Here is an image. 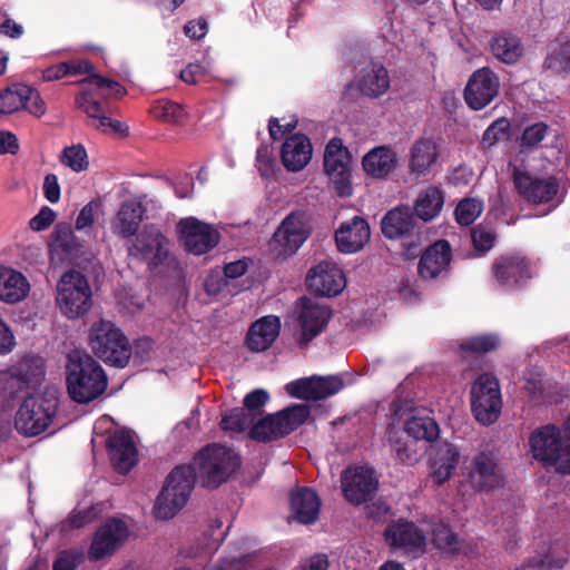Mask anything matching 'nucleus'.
Segmentation results:
<instances>
[{"label":"nucleus","instance_id":"f257e3e1","mask_svg":"<svg viewBox=\"0 0 570 570\" xmlns=\"http://www.w3.org/2000/svg\"><path fill=\"white\" fill-rule=\"evenodd\" d=\"M67 391L77 403H88L99 397L107 389V376L102 367L89 355L72 352L66 367Z\"/></svg>","mask_w":570,"mask_h":570},{"label":"nucleus","instance_id":"f03ea898","mask_svg":"<svg viewBox=\"0 0 570 570\" xmlns=\"http://www.w3.org/2000/svg\"><path fill=\"white\" fill-rule=\"evenodd\" d=\"M530 453L546 469L570 474V444L562 429L548 424L535 429L529 438Z\"/></svg>","mask_w":570,"mask_h":570},{"label":"nucleus","instance_id":"7ed1b4c3","mask_svg":"<svg viewBox=\"0 0 570 570\" xmlns=\"http://www.w3.org/2000/svg\"><path fill=\"white\" fill-rule=\"evenodd\" d=\"M195 476L196 471L189 465H179L170 472L154 504L157 519H171L186 505L194 489Z\"/></svg>","mask_w":570,"mask_h":570},{"label":"nucleus","instance_id":"20e7f679","mask_svg":"<svg viewBox=\"0 0 570 570\" xmlns=\"http://www.w3.org/2000/svg\"><path fill=\"white\" fill-rule=\"evenodd\" d=\"M91 352L106 364L124 367L130 358V346L127 337L111 322H95L88 336Z\"/></svg>","mask_w":570,"mask_h":570},{"label":"nucleus","instance_id":"39448f33","mask_svg":"<svg viewBox=\"0 0 570 570\" xmlns=\"http://www.w3.org/2000/svg\"><path fill=\"white\" fill-rule=\"evenodd\" d=\"M56 305L69 320L85 316L92 306V291L87 277L75 269L63 273L57 283Z\"/></svg>","mask_w":570,"mask_h":570},{"label":"nucleus","instance_id":"423d86ee","mask_svg":"<svg viewBox=\"0 0 570 570\" xmlns=\"http://www.w3.org/2000/svg\"><path fill=\"white\" fill-rule=\"evenodd\" d=\"M194 465L205 487L217 488L236 471L239 459L232 449L210 444L195 456Z\"/></svg>","mask_w":570,"mask_h":570},{"label":"nucleus","instance_id":"0eeeda50","mask_svg":"<svg viewBox=\"0 0 570 570\" xmlns=\"http://www.w3.org/2000/svg\"><path fill=\"white\" fill-rule=\"evenodd\" d=\"M57 409L58 399L53 395H29L17 410L14 428L26 436L39 435L52 424Z\"/></svg>","mask_w":570,"mask_h":570},{"label":"nucleus","instance_id":"6e6552de","mask_svg":"<svg viewBox=\"0 0 570 570\" xmlns=\"http://www.w3.org/2000/svg\"><path fill=\"white\" fill-rule=\"evenodd\" d=\"M471 409L478 422L494 423L501 413L502 399L498 380L490 374L480 375L471 387Z\"/></svg>","mask_w":570,"mask_h":570},{"label":"nucleus","instance_id":"1a4fd4ad","mask_svg":"<svg viewBox=\"0 0 570 570\" xmlns=\"http://www.w3.org/2000/svg\"><path fill=\"white\" fill-rule=\"evenodd\" d=\"M308 415L309 407L306 404L288 406L254 424L250 430V436L257 441H271L282 438L303 424Z\"/></svg>","mask_w":570,"mask_h":570},{"label":"nucleus","instance_id":"9d476101","mask_svg":"<svg viewBox=\"0 0 570 570\" xmlns=\"http://www.w3.org/2000/svg\"><path fill=\"white\" fill-rule=\"evenodd\" d=\"M512 178L517 193L532 204L550 203L559 191V180L553 176L539 177L514 166Z\"/></svg>","mask_w":570,"mask_h":570},{"label":"nucleus","instance_id":"9b49d317","mask_svg":"<svg viewBox=\"0 0 570 570\" xmlns=\"http://www.w3.org/2000/svg\"><path fill=\"white\" fill-rule=\"evenodd\" d=\"M324 169L340 196H350L352 186L350 180L351 155L342 140L331 139L324 153Z\"/></svg>","mask_w":570,"mask_h":570},{"label":"nucleus","instance_id":"f8f14e48","mask_svg":"<svg viewBox=\"0 0 570 570\" xmlns=\"http://www.w3.org/2000/svg\"><path fill=\"white\" fill-rule=\"evenodd\" d=\"M45 375L40 357H27L9 370L0 371V394L12 396L23 386H37Z\"/></svg>","mask_w":570,"mask_h":570},{"label":"nucleus","instance_id":"ddd939ff","mask_svg":"<svg viewBox=\"0 0 570 570\" xmlns=\"http://www.w3.org/2000/svg\"><path fill=\"white\" fill-rule=\"evenodd\" d=\"M377 478L368 466H352L343 471L341 487L344 498L353 503L361 504L371 500L377 489Z\"/></svg>","mask_w":570,"mask_h":570},{"label":"nucleus","instance_id":"4468645a","mask_svg":"<svg viewBox=\"0 0 570 570\" xmlns=\"http://www.w3.org/2000/svg\"><path fill=\"white\" fill-rule=\"evenodd\" d=\"M311 232L305 213L295 212L287 215L273 236V245L279 254H294L307 239Z\"/></svg>","mask_w":570,"mask_h":570},{"label":"nucleus","instance_id":"2eb2a0df","mask_svg":"<svg viewBox=\"0 0 570 570\" xmlns=\"http://www.w3.org/2000/svg\"><path fill=\"white\" fill-rule=\"evenodd\" d=\"M128 250L130 255L146 262L148 266L156 267L167 258L169 240L157 227L145 226Z\"/></svg>","mask_w":570,"mask_h":570},{"label":"nucleus","instance_id":"dca6fc26","mask_svg":"<svg viewBox=\"0 0 570 570\" xmlns=\"http://www.w3.org/2000/svg\"><path fill=\"white\" fill-rule=\"evenodd\" d=\"M180 239L186 250L202 255L213 249L219 242L220 235L212 225L187 217L178 223Z\"/></svg>","mask_w":570,"mask_h":570},{"label":"nucleus","instance_id":"f3484780","mask_svg":"<svg viewBox=\"0 0 570 570\" xmlns=\"http://www.w3.org/2000/svg\"><path fill=\"white\" fill-rule=\"evenodd\" d=\"M127 524L119 519L107 520L96 532L90 549L89 558L101 560L114 554L128 539Z\"/></svg>","mask_w":570,"mask_h":570},{"label":"nucleus","instance_id":"a211bd4d","mask_svg":"<svg viewBox=\"0 0 570 570\" xmlns=\"http://www.w3.org/2000/svg\"><path fill=\"white\" fill-rule=\"evenodd\" d=\"M331 312L324 305L312 298L302 297L297 302V318L301 333L298 342L301 345H307L325 327L330 320Z\"/></svg>","mask_w":570,"mask_h":570},{"label":"nucleus","instance_id":"6ab92c4d","mask_svg":"<svg viewBox=\"0 0 570 570\" xmlns=\"http://www.w3.org/2000/svg\"><path fill=\"white\" fill-rule=\"evenodd\" d=\"M499 78L489 68H480L470 77L464 90L468 106L474 110L487 107L499 92Z\"/></svg>","mask_w":570,"mask_h":570},{"label":"nucleus","instance_id":"aec40b11","mask_svg":"<svg viewBox=\"0 0 570 570\" xmlns=\"http://www.w3.org/2000/svg\"><path fill=\"white\" fill-rule=\"evenodd\" d=\"M306 284L315 294L335 296L344 289L346 279L335 263L323 261L309 269Z\"/></svg>","mask_w":570,"mask_h":570},{"label":"nucleus","instance_id":"412c9836","mask_svg":"<svg viewBox=\"0 0 570 570\" xmlns=\"http://www.w3.org/2000/svg\"><path fill=\"white\" fill-rule=\"evenodd\" d=\"M452 253L446 240H436L421 255L417 274L422 281H438L444 278L450 269Z\"/></svg>","mask_w":570,"mask_h":570},{"label":"nucleus","instance_id":"4be33fe9","mask_svg":"<svg viewBox=\"0 0 570 570\" xmlns=\"http://www.w3.org/2000/svg\"><path fill=\"white\" fill-rule=\"evenodd\" d=\"M471 484L480 491H489L503 484V474L491 452H480L472 459L469 472Z\"/></svg>","mask_w":570,"mask_h":570},{"label":"nucleus","instance_id":"5701e85b","mask_svg":"<svg viewBox=\"0 0 570 570\" xmlns=\"http://www.w3.org/2000/svg\"><path fill=\"white\" fill-rule=\"evenodd\" d=\"M30 292L31 284L21 271L0 263V303L20 304L29 297Z\"/></svg>","mask_w":570,"mask_h":570},{"label":"nucleus","instance_id":"b1692460","mask_svg":"<svg viewBox=\"0 0 570 570\" xmlns=\"http://www.w3.org/2000/svg\"><path fill=\"white\" fill-rule=\"evenodd\" d=\"M107 448L112 465L120 473L129 472L137 463L136 444L128 431H114L108 438Z\"/></svg>","mask_w":570,"mask_h":570},{"label":"nucleus","instance_id":"393cba45","mask_svg":"<svg viewBox=\"0 0 570 570\" xmlns=\"http://www.w3.org/2000/svg\"><path fill=\"white\" fill-rule=\"evenodd\" d=\"M371 232L367 222L360 216L341 224L335 232V242L340 252L356 253L370 240Z\"/></svg>","mask_w":570,"mask_h":570},{"label":"nucleus","instance_id":"a878e982","mask_svg":"<svg viewBox=\"0 0 570 570\" xmlns=\"http://www.w3.org/2000/svg\"><path fill=\"white\" fill-rule=\"evenodd\" d=\"M497 282L502 286H514L531 277L529 262L520 255L502 256L492 267Z\"/></svg>","mask_w":570,"mask_h":570},{"label":"nucleus","instance_id":"bb28decb","mask_svg":"<svg viewBox=\"0 0 570 570\" xmlns=\"http://www.w3.org/2000/svg\"><path fill=\"white\" fill-rule=\"evenodd\" d=\"M76 106L81 109L90 119L94 125L102 131H112L117 134H127L128 126L119 120H114L107 117L104 112L101 104L94 97L89 90L81 91L76 96Z\"/></svg>","mask_w":570,"mask_h":570},{"label":"nucleus","instance_id":"cd10ccee","mask_svg":"<svg viewBox=\"0 0 570 570\" xmlns=\"http://www.w3.org/2000/svg\"><path fill=\"white\" fill-rule=\"evenodd\" d=\"M312 144L305 135L294 134L286 138L282 146L281 158L284 167L289 171L302 170L311 160Z\"/></svg>","mask_w":570,"mask_h":570},{"label":"nucleus","instance_id":"c85d7f7f","mask_svg":"<svg viewBox=\"0 0 570 570\" xmlns=\"http://www.w3.org/2000/svg\"><path fill=\"white\" fill-rule=\"evenodd\" d=\"M386 542L407 551L422 550L425 543L423 532L412 522L399 521L389 525L385 530Z\"/></svg>","mask_w":570,"mask_h":570},{"label":"nucleus","instance_id":"c756f323","mask_svg":"<svg viewBox=\"0 0 570 570\" xmlns=\"http://www.w3.org/2000/svg\"><path fill=\"white\" fill-rule=\"evenodd\" d=\"M354 81L357 89L371 98L384 95L390 88L389 72L377 62H371L362 68Z\"/></svg>","mask_w":570,"mask_h":570},{"label":"nucleus","instance_id":"7c9ffc66","mask_svg":"<svg viewBox=\"0 0 570 570\" xmlns=\"http://www.w3.org/2000/svg\"><path fill=\"white\" fill-rule=\"evenodd\" d=\"M321 500L317 493L309 488H298L291 494V510L293 517L301 523H314L320 513Z\"/></svg>","mask_w":570,"mask_h":570},{"label":"nucleus","instance_id":"2f4dec72","mask_svg":"<svg viewBox=\"0 0 570 570\" xmlns=\"http://www.w3.org/2000/svg\"><path fill=\"white\" fill-rule=\"evenodd\" d=\"M145 209L137 199H130L121 204L111 223L112 232L116 235L128 238L134 236L142 220Z\"/></svg>","mask_w":570,"mask_h":570},{"label":"nucleus","instance_id":"473e14b6","mask_svg":"<svg viewBox=\"0 0 570 570\" xmlns=\"http://www.w3.org/2000/svg\"><path fill=\"white\" fill-rule=\"evenodd\" d=\"M362 166L368 176L383 179L396 168L397 157L391 148L379 146L364 155Z\"/></svg>","mask_w":570,"mask_h":570},{"label":"nucleus","instance_id":"72a5a7b5","mask_svg":"<svg viewBox=\"0 0 570 570\" xmlns=\"http://www.w3.org/2000/svg\"><path fill=\"white\" fill-rule=\"evenodd\" d=\"M279 328L281 322L276 316H265L256 321L246 337L248 348L254 352L267 350L278 336Z\"/></svg>","mask_w":570,"mask_h":570},{"label":"nucleus","instance_id":"f704fd0d","mask_svg":"<svg viewBox=\"0 0 570 570\" xmlns=\"http://www.w3.org/2000/svg\"><path fill=\"white\" fill-rule=\"evenodd\" d=\"M83 250V244L78 239L67 223H58L52 233L50 253L60 261L77 257Z\"/></svg>","mask_w":570,"mask_h":570},{"label":"nucleus","instance_id":"c9c22d12","mask_svg":"<svg viewBox=\"0 0 570 570\" xmlns=\"http://www.w3.org/2000/svg\"><path fill=\"white\" fill-rule=\"evenodd\" d=\"M567 561V553L560 543L541 542L533 557L522 563V569H559Z\"/></svg>","mask_w":570,"mask_h":570},{"label":"nucleus","instance_id":"e433bc0d","mask_svg":"<svg viewBox=\"0 0 570 570\" xmlns=\"http://www.w3.org/2000/svg\"><path fill=\"white\" fill-rule=\"evenodd\" d=\"M414 226V214L409 206H397L389 210L382 219V232L390 239L410 233Z\"/></svg>","mask_w":570,"mask_h":570},{"label":"nucleus","instance_id":"4c0bfd02","mask_svg":"<svg viewBox=\"0 0 570 570\" xmlns=\"http://www.w3.org/2000/svg\"><path fill=\"white\" fill-rule=\"evenodd\" d=\"M460 459L459 450L449 443L440 445L432 461L431 478L436 484L448 481L455 470Z\"/></svg>","mask_w":570,"mask_h":570},{"label":"nucleus","instance_id":"58836bf2","mask_svg":"<svg viewBox=\"0 0 570 570\" xmlns=\"http://www.w3.org/2000/svg\"><path fill=\"white\" fill-rule=\"evenodd\" d=\"M492 55L503 63L511 65L517 62L524 52L521 39L510 32H500L490 40Z\"/></svg>","mask_w":570,"mask_h":570},{"label":"nucleus","instance_id":"ea45409f","mask_svg":"<svg viewBox=\"0 0 570 570\" xmlns=\"http://www.w3.org/2000/svg\"><path fill=\"white\" fill-rule=\"evenodd\" d=\"M438 145L430 138L416 140L410 150V171L424 175L438 160Z\"/></svg>","mask_w":570,"mask_h":570},{"label":"nucleus","instance_id":"a19ab883","mask_svg":"<svg viewBox=\"0 0 570 570\" xmlns=\"http://www.w3.org/2000/svg\"><path fill=\"white\" fill-rule=\"evenodd\" d=\"M443 204L442 190L435 186H430L417 195L412 212L417 218L430 222L440 215Z\"/></svg>","mask_w":570,"mask_h":570},{"label":"nucleus","instance_id":"79ce46f5","mask_svg":"<svg viewBox=\"0 0 570 570\" xmlns=\"http://www.w3.org/2000/svg\"><path fill=\"white\" fill-rule=\"evenodd\" d=\"M406 434L414 440H423L426 442L435 441L439 436L440 429L434 419L430 416H411L404 425Z\"/></svg>","mask_w":570,"mask_h":570},{"label":"nucleus","instance_id":"37998d69","mask_svg":"<svg viewBox=\"0 0 570 570\" xmlns=\"http://www.w3.org/2000/svg\"><path fill=\"white\" fill-rule=\"evenodd\" d=\"M26 85L14 83L0 90V115L17 112L23 107Z\"/></svg>","mask_w":570,"mask_h":570},{"label":"nucleus","instance_id":"c03bdc74","mask_svg":"<svg viewBox=\"0 0 570 570\" xmlns=\"http://www.w3.org/2000/svg\"><path fill=\"white\" fill-rule=\"evenodd\" d=\"M60 161L75 173L85 171L89 167L87 151L80 144L66 147L61 153Z\"/></svg>","mask_w":570,"mask_h":570},{"label":"nucleus","instance_id":"a18cd8bd","mask_svg":"<svg viewBox=\"0 0 570 570\" xmlns=\"http://www.w3.org/2000/svg\"><path fill=\"white\" fill-rule=\"evenodd\" d=\"M151 115L166 122L179 124L185 119L183 107L168 100H158L150 108Z\"/></svg>","mask_w":570,"mask_h":570},{"label":"nucleus","instance_id":"49530a36","mask_svg":"<svg viewBox=\"0 0 570 570\" xmlns=\"http://www.w3.org/2000/svg\"><path fill=\"white\" fill-rule=\"evenodd\" d=\"M432 541L444 553H454L460 550L459 538L445 524H438L433 529Z\"/></svg>","mask_w":570,"mask_h":570},{"label":"nucleus","instance_id":"de8ad7c7","mask_svg":"<svg viewBox=\"0 0 570 570\" xmlns=\"http://www.w3.org/2000/svg\"><path fill=\"white\" fill-rule=\"evenodd\" d=\"M254 422V415L244 409H234L224 414L220 421V428L225 431L242 432L249 428Z\"/></svg>","mask_w":570,"mask_h":570},{"label":"nucleus","instance_id":"09e8293b","mask_svg":"<svg viewBox=\"0 0 570 570\" xmlns=\"http://www.w3.org/2000/svg\"><path fill=\"white\" fill-rule=\"evenodd\" d=\"M344 387L343 379L338 375L314 376V401L338 393Z\"/></svg>","mask_w":570,"mask_h":570},{"label":"nucleus","instance_id":"8fccbe9b","mask_svg":"<svg viewBox=\"0 0 570 570\" xmlns=\"http://www.w3.org/2000/svg\"><path fill=\"white\" fill-rule=\"evenodd\" d=\"M483 212V203L479 198H464L455 208V219L460 225L472 224Z\"/></svg>","mask_w":570,"mask_h":570},{"label":"nucleus","instance_id":"3c124183","mask_svg":"<svg viewBox=\"0 0 570 570\" xmlns=\"http://www.w3.org/2000/svg\"><path fill=\"white\" fill-rule=\"evenodd\" d=\"M23 96V110H27L30 115L37 118H40L46 114V102L38 90L26 85Z\"/></svg>","mask_w":570,"mask_h":570},{"label":"nucleus","instance_id":"603ef678","mask_svg":"<svg viewBox=\"0 0 570 570\" xmlns=\"http://www.w3.org/2000/svg\"><path fill=\"white\" fill-rule=\"evenodd\" d=\"M392 446L399 461L413 464L417 460V449L414 441L392 439Z\"/></svg>","mask_w":570,"mask_h":570},{"label":"nucleus","instance_id":"864d4df0","mask_svg":"<svg viewBox=\"0 0 570 570\" xmlns=\"http://www.w3.org/2000/svg\"><path fill=\"white\" fill-rule=\"evenodd\" d=\"M100 202L92 200L85 205L76 218L75 228L78 232H87L91 229L95 223V216L100 210Z\"/></svg>","mask_w":570,"mask_h":570},{"label":"nucleus","instance_id":"5fc2aeb1","mask_svg":"<svg viewBox=\"0 0 570 570\" xmlns=\"http://www.w3.org/2000/svg\"><path fill=\"white\" fill-rule=\"evenodd\" d=\"M548 67L554 71H570V40L562 43L547 60Z\"/></svg>","mask_w":570,"mask_h":570},{"label":"nucleus","instance_id":"6e6d98bb","mask_svg":"<svg viewBox=\"0 0 570 570\" xmlns=\"http://www.w3.org/2000/svg\"><path fill=\"white\" fill-rule=\"evenodd\" d=\"M499 345V340L494 335H481L474 336L466 340L462 344L463 350H470L472 352L485 353L490 352Z\"/></svg>","mask_w":570,"mask_h":570},{"label":"nucleus","instance_id":"4d7b16f0","mask_svg":"<svg viewBox=\"0 0 570 570\" xmlns=\"http://www.w3.org/2000/svg\"><path fill=\"white\" fill-rule=\"evenodd\" d=\"M548 130V126L543 122L527 127L521 137V145L527 147L538 146L546 138Z\"/></svg>","mask_w":570,"mask_h":570},{"label":"nucleus","instance_id":"13d9d810","mask_svg":"<svg viewBox=\"0 0 570 570\" xmlns=\"http://www.w3.org/2000/svg\"><path fill=\"white\" fill-rule=\"evenodd\" d=\"M314 376L309 379H301L286 384V392L295 397L314 400L313 395Z\"/></svg>","mask_w":570,"mask_h":570},{"label":"nucleus","instance_id":"bf43d9fd","mask_svg":"<svg viewBox=\"0 0 570 570\" xmlns=\"http://www.w3.org/2000/svg\"><path fill=\"white\" fill-rule=\"evenodd\" d=\"M471 239L474 249L480 254H484L492 248L495 237L490 230L476 226L471 232Z\"/></svg>","mask_w":570,"mask_h":570},{"label":"nucleus","instance_id":"052dcab7","mask_svg":"<svg viewBox=\"0 0 570 570\" xmlns=\"http://www.w3.org/2000/svg\"><path fill=\"white\" fill-rule=\"evenodd\" d=\"M510 124L507 119H499L494 121L483 134L482 145L485 147L493 146L499 139L503 138L508 130Z\"/></svg>","mask_w":570,"mask_h":570},{"label":"nucleus","instance_id":"680f3d73","mask_svg":"<svg viewBox=\"0 0 570 570\" xmlns=\"http://www.w3.org/2000/svg\"><path fill=\"white\" fill-rule=\"evenodd\" d=\"M57 218V213L48 206H42L37 215L29 220V227L33 232L47 229Z\"/></svg>","mask_w":570,"mask_h":570},{"label":"nucleus","instance_id":"e2e57ef3","mask_svg":"<svg viewBox=\"0 0 570 570\" xmlns=\"http://www.w3.org/2000/svg\"><path fill=\"white\" fill-rule=\"evenodd\" d=\"M17 345L16 336L10 325L0 314V355L11 353Z\"/></svg>","mask_w":570,"mask_h":570},{"label":"nucleus","instance_id":"0e129e2a","mask_svg":"<svg viewBox=\"0 0 570 570\" xmlns=\"http://www.w3.org/2000/svg\"><path fill=\"white\" fill-rule=\"evenodd\" d=\"M82 82L94 83L99 89H107L109 95L114 97H121L126 94V89L119 82L98 75H91L89 78L82 80Z\"/></svg>","mask_w":570,"mask_h":570},{"label":"nucleus","instance_id":"69168bd1","mask_svg":"<svg viewBox=\"0 0 570 570\" xmlns=\"http://www.w3.org/2000/svg\"><path fill=\"white\" fill-rule=\"evenodd\" d=\"M269 395L265 390L257 389L248 393L244 399V410L255 416V412L259 411L268 401Z\"/></svg>","mask_w":570,"mask_h":570},{"label":"nucleus","instance_id":"338daca9","mask_svg":"<svg viewBox=\"0 0 570 570\" xmlns=\"http://www.w3.org/2000/svg\"><path fill=\"white\" fill-rule=\"evenodd\" d=\"M42 191L45 198L51 203L57 204L60 200L61 188L58 177L55 174H47L43 178Z\"/></svg>","mask_w":570,"mask_h":570},{"label":"nucleus","instance_id":"774afa93","mask_svg":"<svg viewBox=\"0 0 570 570\" xmlns=\"http://www.w3.org/2000/svg\"><path fill=\"white\" fill-rule=\"evenodd\" d=\"M96 514L94 509L75 510L66 520L65 527L71 529H79L95 519Z\"/></svg>","mask_w":570,"mask_h":570}]
</instances>
